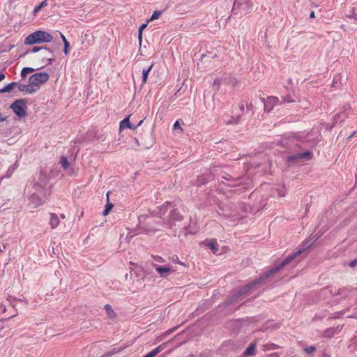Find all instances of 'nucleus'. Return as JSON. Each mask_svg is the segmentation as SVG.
<instances>
[{"label": "nucleus", "mask_w": 357, "mask_h": 357, "mask_svg": "<svg viewBox=\"0 0 357 357\" xmlns=\"http://www.w3.org/2000/svg\"><path fill=\"white\" fill-rule=\"evenodd\" d=\"M157 216L160 221L156 225L169 229L174 236L179 237L181 231L185 236L195 234L190 229L191 217L187 220L176 204L171 202H166L158 207Z\"/></svg>", "instance_id": "obj_1"}, {"label": "nucleus", "mask_w": 357, "mask_h": 357, "mask_svg": "<svg viewBox=\"0 0 357 357\" xmlns=\"http://www.w3.org/2000/svg\"><path fill=\"white\" fill-rule=\"evenodd\" d=\"M49 183L48 177L40 173L38 180L32 182V191L29 192V205L32 208H37L41 206L50 195V187H47Z\"/></svg>", "instance_id": "obj_2"}, {"label": "nucleus", "mask_w": 357, "mask_h": 357, "mask_svg": "<svg viewBox=\"0 0 357 357\" xmlns=\"http://www.w3.org/2000/svg\"><path fill=\"white\" fill-rule=\"evenodd\" d=\"M294 256L295 254H290L286 258H284L279 264L272 267L268 271L263 273L259 277L252 280L250 282L245 284V287H248V291H250L252 288L261 284L266 283L268 279L273 277L282 268H284L285 266L291 263L294 259Z\"/></svg>", "instance_id": "obj_3"}, {"label": "nucleus", "mask_w": 357, "mask_h": 357, "mask_svg": "<svg viewBox=\"0 0 357 357\" xmlns=\"http://www.w3.org/2000/svg\"><path fill=\"white\" fill-rule=\"evenodd\" d=\"M52 36L45 31L38 30L29 34L24 39V44L26 45H32L34 44H40L43 43H50L52 41Z\"/></svg>", "instance_id": "obj_4"}, {"label": "nucleus", "mask_w": 357, "mask_h": 357, "mask_svg": "<svg viewBox=\"0 0 357 357\" xmlns=\"http://www.w3.org/2000/svg\"><path fill=\"white\" fill-rule=\"evenodd\" d=\"M254 0H234L232 13L234 15H244L252 10Z\"/></svg>", "instance_id": "obj_5"}, {"label": "nucleus", "mask_w": 357, "mask_h": 357, "mask_svg": "<svg viewBox=\"0 0 357 357\" xmlns=\"http://www.w3.org/2000/svg\"><path fill=\"white\" fill-rule=\"evenodd\" d=\"M28 100L26 98H20L15 100L10 105V108L20 119L26 117L27 116V105Z\"/></svg>", "instance_id": "obj_6"}, {"label": "nucleus", "mask_w": 357, "mask_h": 357, "mask_svg": "<svg viewBox=\"0 0 357 357\" xmlns=\"http://www.w3.org/2000/svg\"><path fill=\"white\" fill-rule=\"evenodd\" d=\"M50 79V75L45 72L36 73L31 75L29 78L30 86L36 91L40 89L42 84H45Z\"/></svg>", "instance_id": "obj_7"}, {"label": "nucleus", "mask_w": 357, "mask_h": 357, "mask_svg": "<svg viewBox=\"0 0 357 357\" xmlns=\"http://www.w3.org/2000/svg\"><path fill=\"white\" fill-rule=\"evenodd\" d=\"M249 293L248 287L244 285L225 301L222 303L223 307H227L230 305H234L238 301L241 300Z\"/></svg>", "instance_id": "obj_8"}, {"label": "nucleus", "mask_w": 357, "mask_h": 357, "mask_svg": "<svg viewBox=\"0 0 357 357\" xmlns=\"http://www.w3.org/2000/svg\"><path fill=\"white\" fill-rule=\"evenodd\" d=\"M313 155L311 151L294 153L287 156V161L289 163L309 161L312 159Z\"/></svg>", "instance_id": "obj_9"}, {"label": "nucleus", "mask_w": 357, "mask_h": 357, "mask_svg": "<svg viewBox=\"0 0 357 357\" xmlns=\"http://www.w3.org/2000/svg\"><path fill=\"white\" fill-rule=\"evenodd\" d=\"M221 179H222L221 182H222V183H225L224 181H227V183H226V184L229 187H236V186L241 185L243 183V178H241V177L234 178L231 175H229L227 173H225L223 175H222Z\"/></svg>", "instance_id": "obj_10"}, {"label": "nucleus", "mask_w": 357, "mask_h": 357, "mask_svg": "<svg viewBox=\"0 0 357 357\" xmlns=\"http://www.w3.org/2000/svg\"><path fill=\"white\" fill-rule=\"evenodd\" d=\"M319 238V236H314L313 237L305 241L304 242H303V243L301 245V248L295 252H293L292 254H295V256H294V259L300 255L301 254H302L305 250H306L307 249H308L309 248H310L313 244Z\"/></svg>", "instance_id": "obj_11"}, {"label": "nucleus", "mask_w": 357, "mask_h": 357, "mask_svg": "<svg viewBox=\"0 0 357 357\" xmlns=\"http://www.w3.org/2000/svg\"><path fill=\"white\" fill-rule=\"evenodd\" d=\"M152 219H153V218L150 215H142L139 217V222L140 224H144L146 222V224L149 226V229H148L149 231H160L161 230L160 228L151 226Z\"/></svg>", "instance_id": "obj_12"}, {"label": "nucleus", "mask_w": 357, "mask_h": 357, "mask_svg": "<svg viewBox=\"0 0 357 357\" xmlns=\"http://www.w3.org/2000/svg\"><path fill=\"white\" fill-rule=\"evenodd\" d=\"M351 292V290L347 287H342L339 289H332L331 290V294L333 296H340L343 298H347Z\"/></svg>", "instance_id": "obj_13"}, {"label": "nucleus", "mask_w": 357, "mask_h": 357, "mask_svg": "<svg viewBox=\"0 0 357 357\" xmlns=\"http://www.w3.org/2000/svg\"><path fill=\"white\" fill-rule=\"evenodd\" d=\"M213 179V176L211 174V173L208 172L204 174H202V176H199L196 180V185L197 186H202L206 185L207 183H208L210 181Z\"/></svg>", "instance_id": "obj_14"}, {"label": "nucleus", "mask_w": 357, "mask_h": 357, "mask_svg": "<svg viewBox=\"0 0 357 357\" xmlns=\"http://www.w3.org/2000/svg\"><path fill=\"white\" fill-rule=\"evenodd\" d=\"M130 274V279H132V276L135 275L137 278V281H139L141 279L144 280V275L143 273V270L141 267L136 266L134 268H131Z\"/></svg>", "instance_id": "obj_15"}, {"label": "nucleus", "mask_w": 357, "mask_h": 357, "mask_svg": "<svg viewBox=\"0 0 357 357\" xmlns=\"http://www.w3.org/2000/svg\"><path fill=\"white\" fill-rule=\"evenodd\" d=\"M126 128H130L132 130H135L137 128V126H133L130 122V116H127L124 118L121 122L119 125V129L120 130L126 129Z\"/></svg>", "instance_id": "obj_16"}, {"label": "nucleus", "mask_w": 357, "mask_h": 357, "mask_svg": "<svg viewBox=\"0 0 357 357\" xmlns=\"http://www.w3.org/2000/svg\"><path fill=\"white\" fill-rule=\"evenodd\" d=\"M18 87V89L21 92H24L28 94H33L36 92V89H33L31 86H30V84H19L17 85Z\"/></svg>", "instance_id": "obj_17"}, {"label": "nucleus", "mask_w": 357, "mask_h": 357, "mask_svg": "<svg viewBox=\"0 0 357 357\" xmlns=\"http://www.w3.org/2000/svg\"><path fill=\"white\" fill-rule=\"evenodd\" d=\"M203 244L206 245V246L212 250L213 253H216L218 251V243L216 240H211V241H204L202 242Z\"/></svg>", "instance_id": "obj_18"}, {"label": "nucleus", "mask_w": 357, "mask_h": 357, "mask_svg": "<svg viewBox=\"0 0 357 357\" xmlns=\"http://www.w3.org/2000/svg\"><path fill=\"white\" fill-rule=\"evenodd\" d=\"M39 51H45V52H48L50 54H53V52H54V50L48 47L47 45H45V46H41V47H33L31 50H28L24 54L29 53V52H32V53H36V52H38Z\"/></svg>", "instance_id": "obj_19"}, {"label": "nucleus", "mask_w": 357, "mask_h": 357, "mask_svg": "<svg viewBox=\"0 0 357 357\" xmlns=\"http://www.w3.org/2000/svg\"><path fill=\"white\" fill-rule=\"evenodd\" d=\"M156 271L160 274L161 277H164L167 273L171 271V268L168 266L154 265Z\"/></svg>", "instance_id": "obj_20"}, {"label": "nucleus", "mask_w": 357, "mask_h": 357, "mask_svg": "<svg viewBox=\"0 0 357 357\" xmlns=\"http://www.w3.org/2000/svg\"><path fill=\"white\" fill-rule=\"evenodd\" d=\"M60 220L58 215L54 213H50V225L52 229H55L59 225Z\"/></svg>", "instance_id": "obj_21"}, {"label": "nucleus", "mask_w": 357, "mask_h": 357, "mask_svg": "<svg viewBox=\"0 0 357 357\" xmlns=\"http://www.w3.org/2000/svg\"><path fill=\"white\" fill-rule=\"evenodd\" d=\"M256 350V343H252L250 346L243 351V356L244 357L253 356Z\"/></svg>", "instance_id": "obj_22"}, {"label": "nucleus", "mask_w": 357, "mask_h": 357, "mask_svg": "<svg viewBox=\"0 0 357 357\" xmlns=\"http://www.w3.org/2000/svg\"><path fill=\"white\" fill-rule=\"evenodd\" d=\"M227 119H224V121L225 122L226 124H227V125L238 124L241 121V115L236 116H227Z\"/></svg>", "instance_id": "obj_23"}, {"label": "nucleus", "mask_w": 357, "mask_h": 357, "mask_svg": "<svg viewBox=\"0 0 357 357\" xmlns=\"http://www.w3.org/2000/svg\"><path fill=\"white\" fill-rule=\"evenodd\" d=\"M223 82L227 85H231L234 87L238 84V80L236 78L228 76L223 79Z\"/></svg>", "instance_id": "obj_24"}, {"label": "nucleus", "mask_w": 357, "mask_h": 357, "mask_svg": "<svg viewBox=\"0 0 357 357\" xmlns=\"http://www.w3.org/2000/svg\"><path fill=\"white\" fill-rule=\"evenodd\" d=\"M109 192H108L107 193V204H105V209L104 211H102V215H107L109 214V213L111 211V210L112 209V208L114 207V204L111 202H109Z\"/></svg>", "instance_id": "obj_25"}, {"label": "nucleus", "mask_w": 357, "mask_h": 357, "mask_svg": "<svg viewBox=\"0 0 357 357\" xmlns=\"http://www.w3.org/2000/svg\"><path fill=\"white\" fill-rule=\"evenodd\" d=\"M153 66V64L152 63L150 66H149L147 68H144L142 70V84H146L147 82L148 76Z\"/></svg>", "instance_id": "obj_26"}, {"label": "nucleus", "mask_w": 357, "mask_h": 357, "mask_svg": "<svg viewBox=\"0 0 357 357\" xmlns=\"http://www.w3.org/2000/svg\"><path fill=\"white\" fill-rule=\"evenodd\" d=\"M105 312H106L107 316L109 318H114L116 317V313L113 310L112 306L109 304H106L105 305Z\"/></svg>", "instance_id": "obj_27"}, {"label": "nucleus", "mask_w": 357, "mask_h": 357, "mask_svg": "<svg viewBox=\"0 0 357 357\" xmlns=\"http://www.w3.org/2000/svg\"><path fill=\"white\" fill-rule=\"evenodd\" d=\"M147 26V23H144L142 24L139 28V30H138V40H139V46L142 45V32H143V30Z\"/></svg>", "instance_id": "obj_28"}, {"label": "nucleus", "mask_w": 357, "mask_h": 357, "mask_svg": "<svg viewBox=\"0 0 357 357\" xmlns=\"http://www.w3.org/2000/svg\"><path fill=\"white\" fill-rule=\"evenodd\" d=\"M264 351L275 350L280 348V346L274 343H267L264 346Z\"/></svg>", "instance_id": "obj_29"}, {"label": "nucleus", "mask_w": 357, "mask_h": 357, "mask_svg": "<svg viewBox=\"0 0 357 357\" xmlns=\"http://www.w3.org/2000/svg\"><path fill=\"white\" fill-rule=\"evenodd\" d=\"M47 6V0L43 1L39 5L35 7L33 10V14L36 15L40 12V10Z\"/></svg>", "instance_id": "obj_30"}, {"label": "nucleus", "mask_w": 357, "mask_h": 357, "mask_svg": "<svg viewBox=\"0 0 357 357\" xmlns=\"http://www.w3.org/2000/svg\"><path fill=\"white\" fill-rule=\"evenodd\" d=\"M60 163L61 165V167L64 169H67L70 166V163H69L68 158L66 156H62L61 158Z\"/></svg>", "instance_id": "obj_31"}, {"label": "nucleus", "mask_w": 357, "mask_h": 357, "mask_svg": "<svg viewBox=\"0 0 357 357\" xmlns=\"http://www.w3.org/2000/svg\"><path fill=\"white\" fill-rule=\"evenodd\" d=\"M222 82H223V79H221V78L215 79L213 81V85H212V86L214 89V90L218 91L219 90L220 86Z\"/></svg>", "instance_id": "obj_32"}, {"label": "nucleus", "mask_w": 357, "mask_h": 357, "mask_svg": "<svg viewBox=\"0 0 357 357\" xmlns=\"http://www.w3.org/2000/svg\"><path fill=\"white\" fill-rule=\"evenodd\" d=\"M17 84V82H11L5 86V90H6L7 93H10Z\"/></svg>", "instance_id": "obj_33"}, {"label": "nucleus", "mask_w": 357, "mask_h": 357, "mask_svg": "<svg viewBox=\"0 0 357 357\" xmlns=\"http://www.w3.org/2000/svg\"><path fill=\"white\" fill-rule=\"evenodd\" d=\"M162 10H155L152 13V15L148 22L158 19L160 16L162 15Z\"/></svg>", "instance_id": "obj_34"}, {"label": "nucleus", "mask_w": 357, "mask_h": 357, "mask_svg": "<svg viewBox=\"0 0 357 357\" xmlns=\"http://www.w3.org/2000/svg\"><path fill=\"white\" fill-rule=\"evenodd\" d=\"M333 335H334V329L332 328L326 329L324 333V337H331L333 336Z\"/></svg>", "instance_id": "obj_35"}, {"label": "nucleus", "mask_w": 357, "mask_h": 357, "mask_svg": "<svg viewBox=\"0 0 357 357\" xmlns=\"http://www.w3.org/2000/svg\"><path fill=\"white\" fill-rule=\"evenodd\" d=\"M63 45V52L66 55H68L70 52V43L68 41H64Z\"/></svg>", "instance_id": "obj_36"}, {"label": "nucleus", "mask_w": 357, "mask_h": 357, "mask_svg": "<svg viewBox=\"0 0 357 357\" xmlns=\"http://www.w3.org/2000/svg\"><path fill=\"white\" fill-rule=\"evenodd\" d=\"M119 351H120V349H119L117 348H114L112 351L105 353L104 355H105V357H110L113 354H116V353H117Z\"/></svg>", "instance_id": "obj_37"}, {"label": "nucleus", "mask_w": 357, "mask_h": 357, "mask_svg": "<svg viewBox=\"0 0 357 357\" xmlns=\"http://www.w3.org/2000/svg\"><path fill=\"white\" fill-rule=\"evenodd\" d=\"M316 347L314 346H310V347H307L306 348H305V351L306 354H312L313 353L314 351H316Z\"/></svg>", "instance_id": "obj_38"}, {"label": "nucleus", "mask_w": 357, "mask_h": 357, "mask_svg": "<svg viewBox=\"0 0 357 357\" xmlns=\"http://www.w3.org/2000/svg\"><path fill=\"white\" fill-rule=\"evenodd\" d=\"M52 57L46 58L47 63L46 65H52L53 61H54L55 56H54V54H50Z\"/></svg>", "instance_id": "obj_39"}, {"label": "nucleus", "mask_w": 357, "mask_h": 357, "mask_svg": "<svg viewBox=\"0 0 357 357\" xmlns=\"http://www.w3.org/2000/svg\"><path fill=\"white\" fill-rule=\"evenodd\" d=\"M247 112H250L251 114H254L253 105L252 103L247 104Z\"/></svg>", "instance_id": "obj_40"}, {"label": "nucleus", "mask_w": 357, "mask_h": 357, "mask_svg": "<svg viewBox=\"0 0 357 357\" xmlns=\"http://www.w3.org/2000/svg\"><path fill=\"white\" fill-rule=\"evenodd\" d=\"M29 73L26 71V70L24 69V68H22V70H21V73H20V75L22 77V79H25V77L27 76Z\"/></svg>", "instance_id": "obj_41"}, {"label": "nucleus", "mask_w": 357, "mask_h": 357, "mask_svg": "<svg viewBox=\"0 0 357 357\" xmlns=\"http://www.w3.org/2000/svg\"><path fill=\"white\" fill-rule=\"evenodd\" d=\"M349 266L351 268L357 266V259H355L349 262Z\"/></svg>", "instance_id": "obj_42"}, {"label": "nucleus", "mask_w": 357, "mask_h": 357, "mask_svg": "<svg viewBox=\"0 0 357 357\" xmlns=\"http://www.w3.org/2000/svg\"><path fill=\"white\" fill-rule=\"evenodd\" d=\"M8 243H3L0 245V254L3 252L7 248Z\"/></svg>", "instance_id": "obj_43"}, {"label": "nucleus", "mask_w": 357, "mask_h": 357, "mask_svg": "<svg viewBox=\"0 0 357 357\" xmlns=\"http://www.w3.org/2000/svg\"><path fill=\"white\" fill-rule=\"evenodd\" d=\"M173 128H174V130L180 129L181 130H182V129H181V128L180 126V123H179L178 121H176L174 123V124L173 126Z\"/></svg>", "instance_id": "obj_44"}, {"label": "nucleus", "mask_w": 357, "mask_h": 357, "mask_svg": "<svg viewBox=\"0 0 357 357\" xmlns=\"http://www.w3.org/2000/svg\"><path fill=\"white\" fill-rule=\"evenodd\" d=\"M24 69L26 70V71L29 74V73H33L36 69L33 68H31V67H24Z\"/></svg>", "instance_id": "obj_45"}, {"label": "nucleus", "mask_w": 357, "mask_h": 357, "mask_svg": "<svg viewBox=\"0 0 357 357\" xmlns=\"http://www.w3.org/2000/svg\"><path fill=\"white\" fill-rule=\"evenodd\" d=\"M340 114H337L336 115L334 116V117H333V123H337V120L340 118Z\"/></svg>", "instance_id": "obj_46"}, {"label": "nucleus", "mask_w": 357, "mask_h": 357, "mask_svg": "<svg viewBox=\"0 0 357 357\" xmlns=\"http://www.w3.org/2000/svg\"><path fill=\"white\" fill-rule=\"evenodd\" d=\"M284 101H286V102H293V100H291L290 99V97H289V96H285V97L284 98Z\"/></svg>", "instance_id": "obj_47"}, {"label": "nucleus", "mask_w": 357, "mask_h": 357, "mask_svg": "<svg viewBox=\"0 0 357 357\" xmlns=\"http://www.w3.org/2000/svg\"><path fill=\"white\" fill-rule=\"evenodd\" d=\"M7 117L6 116H3L1 113H0V121H5L6 120Z\"/></svg>", "instance_id": "obj_48"}, {"label": "nucleus", "mask_w": 357, "mask_h": 357, "mask_svg": "<svg viewBox=\"0 0 357 357\" xmlns=\"http://www.w3.org/2000/svg\"><path fill=\"white\" fill-rule=\"evenodd\" d=\"M5 79V75L3 73H0V82L3 81Z\"/></svg>", "instance_id": "obj_49"}, {"label": "nucleus", "mask_w": 357, "mask_h": 357, "mask_svg": "<svg viewBox=\"0 0 357 357\" xmlns=\"http://www.w3.org/2000/svg\"><path fill=\"white\" fill-rule=\"evenodd\" d=\"M60 34H61V39L63 40V43H64V41H68L66 38L65 37V36L63 34H62L61 33Z\"/></svg>", "instance_id": "obj_50"}, {"label": "nucleus", "mask_w": 357, "mask_h": 357, "mask_svg": "<svg viewBox=\"0 0 357 357\" xmlns=\"http://www.w3.org/2000/svg\"><path fill=\"white\" fill-rule=\"evenodd\" d=\"M261 100L264 103V109L266 110L267 112L269 111V109H267V105L264 102V98H261Z\"/></svg>", "instance_id": "obj_51"}, {"label": "nucleus", "mask_w": 357, "mask_h": 357, "mask_svg": "<svg viewBox=\"0 0 357 357\" xmlns=\"http://www.w3.org/2000/svg\"><path fill=\"white\" fill-rule=\"evenodd\" d=\"M239 109L241 112H243L244 109H245V107H244V105L243 104H241L240 106H239Z\"/></svg>", "instance_id": "obj_52"}, {"label": "nucleus", "mask_w": 357, "mask_h": 357, "mask_svg": "<svg viewBox=\"0 0 357 357\" xmlns=\"http://www.w3.org/2000/svg\"><path fill=\"white\" fill-rule=\"evenodd\" d=\"M3 327H4L3 321L1 320V321H0V331H1V329H3Z\"/></svg>", "instance_id": "obj_53"}, {"label": "nucleus", "mask_w": 357, "mask_h": 357, "mask_svg": "<svg viewBox=\"0 0 357 357\" xmlns=\"http://www.w3.org/2000/svg\"><path fill=\"white\" fill-rule=\"evenodd\" d=\"M314 11H312L310 14V18H314Z\"/></svg>", "instance_id": "obj_54"}, {"label": "nucleus", "mask_w": 357, "mask_h": 357, "mask_svg": "<svg viewBox=\"0 0 357 357\" xmlns=\"http://www.w3.org/2000/svg\"><path fill=\"white\" fill-rule=\"evenodd\" d=\"M7 93L6 90H5V86L0 89V93Z\"/></svg>", "instance_id": "obj_55"}, {"label": "nucleus", "mask_w": 357, "mask_h": 357, "mask_svg": "<svg viewBox=\"0 0 357 357\" xmlns=\"http://www.w3.org/2000/svg\"><path fill=\"white\" fill-rule=\"evenodd\" d=\"M336 79H337V77L333 78V85L334 86H336V85H335V84L337 83Z\"/></svg>", "instance_id": "obj_56"}, {"label": "nucleus", "mask_w": 357, "mask_h": 357, "mask_svg": "<svg viewBox=\"0 0 357 357\" xmlns=\"http://www.w3.org/2000/svg\"><path fill=\"white\" fill-rule=\"evenodd\" d=\"M134 140H135V142H136L137 145V146H139V143L138 139H137V138H136V137H135V138H134Z\"/></svg>", "instance_id": "obj_57"}, {"label": "nucleus", "mask_w": 357, "mask_h": 357, "mask_svg": "<svg viewBox=\"0 0 357 357\" xmlns=\"http://www.w3.org/2000/svg\"><path fill=\"white\" fill-rule=\"evenodd\" d=\"M14 301H20V302H24L25 301L24 299H17L16 298H14Z\"/></svg>", "instance_id": "obj_58"}, {"label": "nucleus", "mask_w": 357, "mask_h": 357, "mask_svg": "<svg viewBox=\"0 0 357 357\" xmlns=\"http://www.w3.org/2000/svg\"><path fill=\"white\" fill-rule=\"evenodd\" d=\"M142 123H143V120H141V121L137 123V125L136 126H137V127H139V126H140L142 125Z\"/></svg>", "instance_id": "obj_59"}, {"label": "nucleus", "mask_w": 357, "mask_h": 357, "mask_svg": "<svg viewBox=\"0 0 357 357\" xmlns=\"http://www.w3.org/2000/svg\"><path fill=\"white\" fill-rule=\"evenodd\" d=\"M50 54L48 52H45V51H43V55L45 57L47 56V54Z\"/></svg>", "instance_id": "obj_60"}, {"label": "nucleus", "mask_w": 357, "mask_h": 357, "mask_svg": "<svg viewBox=\"0 0 357 357\" xmlns=\"http://www.w3.org/2000/svg\"><path fill=\"white\" fill-rule=\"evenodd\" d=\"M357 131H354L350 136L349 137H353L354 136H355L356 133Z\"/></svg>", "instance_id": "obj_61"}, {"label": "nucleus", "mask_w": 357, "mask_h": 357, "mask_svg": "<svg viewBox=\"0 0 357 357\" xmlns=\"http://www.w3.org/2000/svg\"><path fill=\"white\" fill-rule=\"evenodd\" d=\"M126 279L127 280H130V275L126 274Z\"/></svg>", "instance_id": "obj_62"}, {"label": "nucleus", "mask_w": 357, "mask_h": 357, "mask_svg": "<svg viewBox=\"0 0 357 357\" xmlns=\"http://www.w3.org/2000/svg\"><path fill=\"white\" fill-rule=\"evenodd\" d=\"M42 61L44 63V62H46V57L43 56V58L42 59Z\"/></svg>", "instance_id": "obj_63"}, {"label": "nucleus", "mask_w": 357, "mask_h": 357, "mask_svg": "<svg viewBox=\"0 0 357 357\" xmlns=\"http://www.w3.org/2000/svg\"><path fill=\"white\" fill-rule=\"evenodd\" d=\"M219 208H220V211H223L224 210L223 208L221 206H219Z\"/></svg>", "instance_id": "obj_64"}]
</instances>
